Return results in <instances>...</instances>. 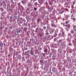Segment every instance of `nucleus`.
<instances>
[{"label": "nucleus", "mask_w": 76, "mask_h": 76, "mask_svg": "<svg viewBox=\"0 0 76 76\" xmlns=\"http://www.w3.org/2000/svg\"><path fill=\"white\" fill-rule=\"evenodd\" d=\"M63 25L64 26H65V27H66V28L67 27L68 28H70V26L69 24L65 25L64 23Z\"/></svg>", "instance_id": "obj_1"}, {"label": "nucleus", "mask_w": 76, "mask_h": 76, "mask_svg": "<svg viewBox=\"0 0 76 76\" xmlns=\"http://www.w3.org/2000/svg\"><path fill=\"white\" fill-rule=\"evenodd\" d=\"M69 18V16L67 15H66V16H65V20H69L68 19V18Z\"/></svg>", "instance_id": "obj_2"}, {"label": "nucleus", "mask_w": 76, "mask_h": 76, "mask_svg": "<svg viewBox=\"0 0 76 76\" xmlns=\"http://www.w3.org/2000/svg\"><path fill=\"white\" fill-rule=\"evenodd\" d=\"M71 19H72L74 21H75L76 20V18H75V17H71Z\"/></svg>", "instance_id": "obj_3"}, {"label": "nucleus", "mask_w": 76, "mask_h": 76, "mask_svg": "<svg viewBox=\"0 0 76 76\" xmlns=\"http://www.w3.org/2000/svg\"><path fill=\"white\" fill-rule=\"evenodd\" d=\"M67 5H68V3L66 2L65 3L64 5L66 7H67Z\"/></svg>", "instance_id": "obj_4"}, {"label": "nucleus", "mask_w": 76, "mask_h": 76, "mask_svg": "<svg viewBox=\"0 0 76 76\" xmlns=\"http://www.w3.org/2000/svg\"><path fill=\"white\" fill-rule=\"evenodd\" d=\"M18 30H17L16 31H15V35H18Z\"/></svg>", "instance_id": "obj_5"}, {"label": "nucleus", "mask_w": 76, "mask_h": 76, "mask_svg": "<svg viewBox=\"0 0 76 76\" xmlns=\"http://www.w3.org/2000/svg\"><path fill=\"white\" fill-rule=\"evenodd\" d=\"M39 3H43V1L42 0H38Z\"/></svg>", "instance_id": "obj_6"}, {"label": "nucleus", "mask_w": 76, "mask_h": 76, "mask_svg": "<svg viewBox=\"0 0 76 76\" xmlns=\"http://www.w3.org/2000/svg\"><path fill=\"white\" fill-rule=\"evenodd\" d=\"M70 32L71 34H74V33H75V32L74 31L72 30Z\"/></svg>", "instance_id": "obj_7"}, {"label": "nucleus", "mask_w": 76, "mask_h": 76, "mask_svg": "<svg viewBox=\"0 0 76 76\" xmlns=\"http://www.w3.org/2000/svg\"><path fill=\"white\" fill-rule=\"evenodd\" d=\"M65 23H66V24H68V23H69V20H66Z\"/></svg>", "instance_id": "obj_8"}, {"label": "nucleus", "mask_w": 76, "mask_h": 76, "mask_svg": "<svg viewBox=\"0 0 76 76\" xmlns=\"http://www.w3.org/2000/svg\"><path fill=\"white\" fill-rule=\"evenodd\" d=\"M30 54H32V55H33L34 54V52L32 51V50H31L30 51Z\"/></svg>", "instance_id": "obj_9"}, {"label": "nucleus", "mask_w": 76, "mask_h": 76, "mask_svg": "<svg viewBox=\"0 0 76 76\" xmlns=\"http://www.w3.org/2000/svg\"><path fill=\"white\" fill-rule=\"evenodd\" d=\"M44 51L45 52V53H47V51H48V50L47 49H45L44 50Z\"/></svg>", "instance_id": "obj_10"}, {"label": "nucleus", "mask_w": 76, "mask_h": 76, "mask_svg": "<svg viewBox=\"0 0 76 76\" xmlns=\"http://www.w3.org/2000/svg\"><path fill=\"white\" fill-rule=\"evenodd\" d=\"M38 3H37V2H35L34 3V5L35 6H37V5H38Z\"/></svg>", "instance_id": "obj_11"}, {"label": "nucleus", "mask_w": 76, "mask_h": 76, "mask_svg": "<svg viewBox=\"0 0 76 76\" xmlns=\"http://www.w3.org/2000/svg\"><path fill=\"white\" fill-rule=\"evenodd\" d=\"M3 45V44L1 43H0V46L2 47Z\"/></svg>", "instance_id": "obj_12"}, {"label": "nucleus", "mask_w": 76, "mask_h": 76, "mask_svg": "<svg viewBox=\"0 0 76 76\" xmlns=\"http://www.w3.org/2000/svg\"><path fill=\"white\" fill-rule=\"evenodd\" d=\"M62 42V40H59V43L60 44V43H61Z\"/></svg>", "instance_id": "obj_13"}, {"label": "nucleus", "mask_w": 76, "mask_h": 76, "mask_svg": "<svg viewBox=\"0 0 76 76\" xmlns=\"http://www.w3.org/2000/svg\"><path fill=\"white\" fill-rule=\"evenodd\" d=\"M65 10L67 12H68L69 11V9H67V8H65Z\"/></svg>", "instance_id": "obj_14"}, {"label": "nucleus", "mask_w": 76, "mask_h": 76, "mask_svg": "<svg viewBox=\"0 0 76 76\" xmlns=\"http://www.w3.org/2000/svg\"><path fill=\"white\" fill-rule=\"evenodd\" d=\"M51 32H54V30H53V29H51Z\"/></svg>", "instance_id": "obj_15"}, {"label": "nucleus", "mask_w": 76, "mask_h": 76, "mask_svg": "<svg viewBox=\"0 0 76 76\" xmlns=\"http://www.w3.org/2000/svg\"><path fill=\"white\" fill-rule=\"evenodd\" d=\"M61 30V31L62 32H63V31H64V29H63V28H60Z\"/></svg>", "instance_id": "obj_16"}, {"label": "nucleus", "mask_w": 76, "mask_h": 76, "mask_svg": "<svg viewBox=\"0 0 76 76\" xmlns=\"http://www.w3.org/2000/svg\"><path fill=\"white\" fill-rule=\"evenodd\" d=\"M73 30L74 31H76V28H73Z\"/></svg>", "instance_id": "obj_17"}, {"label": "nucleus", "mask_w": 76, "mask_h": 76, "mask_svg": "<svg viewBox=\"0 0 76 76\" xmlns=\"http://www.w3.org/2000/svg\"><path fill=\"white\" fill-rule=\"evenodd\" d=\"M62 35H64V32H62Z\"/></svg>", "instance_id": "obj_18"}, {"label": "nucleus", "mask_w": 76, "mask_h": 76, "mask_svg": "<svg viewBox=\"0 0 76 76\" xmlns=\"http://www.w3.org/2000/svg\"><path fill=\"white\" fill-rule=\"evenodd\" d=\"M57 35V33H55L54 34V36L55 37H56Z\"/></svg>", "instance_id": "obj_19"}, {"label": "nucleus", "mask_w": 76, "mask_h": 76, "mask_svg": "<svg viewBox=\"0 0 76 76\" xmlns=\"http://www.w3.org/2000/svg\"><path fill=\"white\" fill-rule=\"evenodd\" d=\"M1 11H2V12H3V8H1Z\"/></svg>", "instance_id": "obj_20"}, {"label": "nucleus", "mask_w": 76, "mask_h": 76, "mask_svg": "<svg viewBox=\"0 0 76 76\" xmlns=\"http://www.w3.org/2000/svg\"><path fill=\"white\" fill-rule=\"evenodd\" d=\"M64 12V11H62V12H60V13L61 14H62V13H63V12Z\"/></svg>", "instance_id": "obj_21"}, {"label": "nucleus", "mask_w": 76, "mask_h": 76, "mask_svg": "<svg viewBox=\"0 0 76 76\" xmlns=\"http://www.w3.org/2000/svg\"><path fill=\"white\" fill-rule=\"evenodd\" d=\"M68 45H69L70 46V45H72V44L70 43H69Z\"/></svg>", "instance_id": "obj_22"}, {"label": "nucleus", "mask_w": 76, "mask_h": 76, "mask_svg": "<svg viewBox=\"0 0 76 76\" xmlns=\"http://www.w3.org/2000/svg\"><path fill=\"white\" fill-rule=\"evenodd\" d=\"M73 28H76V26H73Z\"/></svg>", "instance_id": "obj_23"}, {"label": "nucleus", "mask_w": 76, "mask_h": 76, "mask_svg": "<svg viewBox=\"0 0 76 76\" xmlns=\"http://www.w3.org/2000/svg\"><path fill=\"white\" fill-rule=\"evenodd\" d=\"M72 3H73V5H74V4H75V1L73 2Z\"/></svg>", "instance_id": "obj_24"}, {"label": "nucleus", "mask_w": 76, "mask_h": 76, "mask_svg": "<svg viewBox=\"0 0 76 76\" xmlns=\"http://www.w3.org/2000/svg\"><path fill=\"white\" fill-rule=\"evenodd\" d=\"M34 10H37V8L35 7L34 8Z\"/></svg>", "instance_id": "obj_25"}, {"label": "nucleus", "mask_w": 76, "mask_h": 76, "mask_svg": "<svg viewBox=\"0 0 76 76\" xmlns=\"http://www.w3.org/2000/svg\"><path fill=\"white\" fill-rule=\"evenodd\" d=\"M1 50H2L3 49V46H1Z\"/></svg>", "instance_id": "obj_26"}, {"label": "nucleus", "mask_w": 76, "mask_h": 76, "mask_svg": "<svg viewBox=\"0 0 76 76\" xmlns=\"http://www.w3.org/2000/svg\"><path fill=\"white\" fill-rule=\"evenodd\" d=\"M52 9V7H50V10H52V9Z\"/></svg>", "instance_id": "obj_27"}, {"label": "nucleus", "mask_w": 76, "mask_h": 76, "mask_svg": "<svg viewBox=\"0 0 76 76\" xmlns=\"http://www.w3.org/2000/svg\"><path fill=\"white\" fill-rule=\"evenodd\" d=\"M20 23H22L23 22H22V21H20Z\"/></svg>", "instance_id": "obj_28"}, {"label": "nucleus", "mask_w": 76, "mask_h": 76, "mask_svg": "<svg viewBox=\"0 0 76 76\" xmlns=\"http://www.w3.org/2000/svg\"><path fill=\"white\" fill-rule=\"evenodd\" d=\"M34 69H36V66H34Z\"/></svg>", "instance_id": "obj_29"}, {"label": "nucleus", "mask_w": 76, "mask_h": 76, "mask_svg": "<svg viewBox=\"0 0 76 76\" xmlns=\"http://www.w3.org/2000/svg\"><path fill=\"white\" fill-rule=\"evenodd\" d=\"M54 41H56V39H54Z\"/></svg>", "instance_id": "obj_30"}, {"label": "nucleus", "mask_w": 76, "mask_h": 76, "mask_svg": "<svg viewBox=\"0 0 76 76\" xmlns=\"http://www.w3.org/2000/svg\"><path fill=\"white\" fill-rule=\"evenodd\" d=\"M73 15H72L71 16V18L73 17Z\"/></svg>", "instance_id": "obj_31"}, {"label": "nucleus", "mask_w": 76, "mask_h": 76, "mask_svg": "<svg viewBox=\"0 0 76 76\" xmlns=\"http://www.w3.org/2000/svg\"><path fill=\"white\" fill-rule=\"evenodd\" d=\"M52 0V2H54V0Z\"/></svg>", "instance_id": "obj_32"}, {"label": "nucleus", "mask_w": 76, "mask_h": 76, "mask_svg": "<svg viewBox=\"0 0 76 76\" xmlns=\"http://www.w3.org/2000/svg\"><path fill=\"white\" fill-rule=\"evenodd\" d=\"M37 30H38L39 29V28H37Z\"/></svg>", "instance_id": "obj_33"}, {"label": "nucleus", "mask_w": 76, "mask_h": 76, "mask_svg": "<svg viewBox=\"0 0 76 76\" xmlns=\"http://www.w3.org/2000/svg\"><path fill=\"white\" fill-rule=\"evenodd\" d=\"M35 32H37V30H36L35 31Z\"/></svg>", "instance_id": "obj_34"}, {"label": "nucleus", "mask_w": 76, "mask_h": 76, "mask_svg": "<svg viewBox=\"0 0 76 76\" xmlns=\"http://www.w3.org/2000/svg\"><path fill=\"white\" fill-rule=\"evenodd\" d=\"M54 57V56L53 55L52 56V58H53V57Z\"/></svg>", "instance_id": "obj_35"}, {"label": "nucleus", "mask_w": 76, "mask_h": 76, "mask_svg": "<svg viewBox=\"0 0 76 76\" xmlns=\"http://www.w3.org/2000/svg\"><path fill=\"white\" fill-rule=\"evenodd\" d=\"M24 31H25V29H26V28H24Z\"/></svg>", "instance_id": "obj_36"}, {"label": "nucleus", "mask_w": 76, "mask_h": 76, "mask_svg": "<svg viewBox=\"0 0 76 76\" xmlns=\"http://www.w3.org/2000/svg\"><path fill=\"white\" fill-rule=\"evenodd\" d=\"M53 60H55V58H53Z\"/></svg>", "instance_id": "obj_37"}, {"label": "nucleus", "mask_w": 76, "mask_h": 76, "mask_svg": "<svg viewBox=\"0 0 76 76\" xmlns=\"http://www.w3.org/2000/svg\"><path fill=\"white\" fill-rule=\"evenodd\" d=\"M53 24H52L51 25V26H53Z\"/></svg>", "instance_id": "obj_38"}, {"label": "nucleus", "mask_w": 76, "mask_h": 76, "mask_svg": "<svg viewBox=\"0 0 76 76\" xmlns=\"http://www.w3.org/2000/svg\"><path fill=\"white\" fill-rule=\"evenodd\" d=\"M47 34H48V35H49V34L48 33V32H47Z\"/></svg>", "instance_id": "obj_39"}, {"label": "nucleus", "mask_w": 76, "mask_h": 76, "mask_svg": "<svg viewBox=\"0 0 76 76\" xmlns=\"http://www.w3.org/2000/svg\"><path fill=\"white\" fill-rule=\"evenodd\" d=\"M74 39H75V40H76V38H75Z\"/></svg>", "instance_id": "obj_40"}, {"label": "nucleus", "mask_w": 76, "mask_h": 76, "mask_svg": "<svg viewBox=\"0 0 76 76\" xmlns=\"http://www.w3.org/2000/svg\"><path fill=\"white\" fill-rule=\"evenodd\" d=\"M40 3V5H41V4H42V3Z\"/></svg>", "instance_id": "obj_41"}, {"label": "nucleus", "mask_w": 76, "mask_h": 76, "mask_svg": "<svg viewBox=\"0 0 76 76\" xmlns=\"http://www.w3.org/2000/svg\"><path fill=\"white\" fill-rule=\"evenodd\" d=\"M21 2L22 3H23V1H22Z\"/></svg>", "instance_id": "obj_42"}, {"label": "nucleus", "mask_w": 76, "mask_h": 76, "mask_svg": "<svg viewBox=\"0 0 76 76\" xmlns=\"http://www.w3.org/2000/svg\"><path fill=\"white\" fill-rule=\"evenodd\" d=\"M40 30H41V28H40Z\"/></svg>", "instance_id": "obj_43"}, {"label": "nucleus", "mask_w": 76, "mask_h": 76, "mask_svg": "<svg viewBox=\"0 0 76 76\" xmlns=\"http://www.w3.org/2000/svg\"><path fill=\"white\" fill-rule=\"evenodd\" d=\"M71 13H72V12H71Z\"/></svg>", "instance_id": "obj_44"}, {"label": "nucleus", "mask_w": 76, "mask_h": 76, "mask_svg": "<svg viewBox=\"0 0 76 76\" xmlns=\"http://www.w3.org/2000/svg\"><path fill=\"white\" fill-rule=\"evenodd\" d=\"M10 56V54H9L8 56Z\"/></svg>", "instance_id": "obj_45"}, {"label": "nucleus", "mask_w": 76, "mask_h": 76, "mask_svg": "<svg viewBox=\"0 0 76 76\" xmlns=\"http://www.w3.org/2000/svg\"><path fill=\"white\" fill-rule=\"evenodd\" d=\"M40 50H42V48H41V49H40Z\"/></svg>", "instance_id": "obj_46"}, {"label": "nucleus", "mask_w": 76, "mask_h": 76, "mask_svg": "<svg viewBox=\"0 0 76 76\" xmlns=\"http://www.w3.org/2000/svg\"><path fill=\"white\" fill-rule=\"evenodd\" d=\"M16 44H18V43H16Z\"/></svg>", "instance_id": "obj_47"}, {"label": "nucleus", "mask_w": 76, "mask_h": 76, "mask_svg": "<svg viewBox=\"0 0 76 76\" xmlns=\"http://www.w3.org/2000/svg\"><path fill=\"white\" fill-rule=\"evenodd\" d=\"M4 44H5V43H4Z\"/></svg>", "instance_id": "obj_48"}, {"label": "nucleus", "mask_w": 76, "mask_h": 76, "mask_svg": "<svg viewBox=\"0 0 76 76\" xmlns=\"http://www.w3.org/2000/svg\"><path fill=\"white\" fill-rule=\"evenodd\" d=\"M41 63H42V62H41Z\"/></svg>", "instance_id": "obj_49"}, {"label": "nucleus", "mask_w": 76, "mask_h": 76, "mask_svg": "<svg viewBox=\"0 0 76 76\" xmlns=\"http://www.w3.org/2000/svg\"><path fill=\"white\" fill-rule=\"evenodd\" d=\"M58 41H57V42H58Z\"/></svg>", "instance_id": "obj_50"}, {"label": "nucleus", "mask_w": 76, "mask_h": 76, "mask_svg": "<svg viewBox=\"0 0 76 76\" xmlns=\"http://www.w3.org/2000/svg\"><path fill=\"white\" fill-rule=\"evenodd\" d=\"M74 14H75V13H74Z\"/></svg>", "instance_id": "obj_51"}]
</instances>
